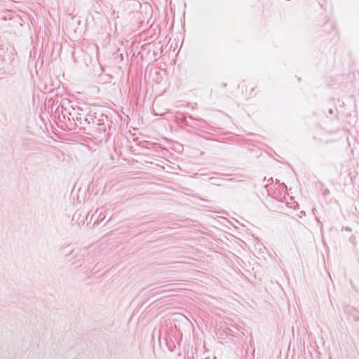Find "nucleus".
Returning <instances> with one entry per match:
<instances>
[{"mask_svg":"<svg viewBox=\"0 0 359 359\" xmlns=\"http://www.w3.org/2000/svg\"><path fill=\"white\" fill-rule=\"evenodd\" d=\"M245 88V93L249 96L251 95L252 91L253 90V86L252 85H243L242 88Z\"/></svg>","mask_w":359,"mask_h":359,"instance_id":"nucleus-1","label":"nucleus"}]
</instances>
